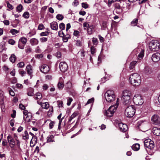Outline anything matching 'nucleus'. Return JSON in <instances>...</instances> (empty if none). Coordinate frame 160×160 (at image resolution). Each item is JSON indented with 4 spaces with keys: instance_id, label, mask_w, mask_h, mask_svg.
Here are the masks:
<instances>
[{
    "instance_id": "423d86ee",
    "label": "nucleus",
    "mask_w": 160,
    "mask_h": 160,
    "mask_svg": "<svg viewBox=\"0 0 160 160\" xmlns=\"http://www.w3.org/2000/svg\"><path fill=\"white\" fill-rule=\"evenodd\" d=\"M135 113L134 107L129 106L126 108L125 111V114L126 116L129 118L132 117Z\"/></svg>"
},
{
    "instance_id": "6ab92c4d",
    "label": "nucleus",
    "mask_w": 160,
    "mask_h": 160,
    "mask_svg": "<svg viewBox=\"0 0 160 160\" xmlns=\"http://www.w3.org/2000/svg\"><path fill=\"white\" fill-rule=\"evenodd\" d=\"M32 118V114L31 113H29L28 115L26 116H23V119L26 122H28L30 121Z\"/></svg>"
},
{
    "instance_id": "37998d69",
    "label": "nucleus",
    "mask_w": 160,
    "mask_h": 160,
    "mask_svg": "<svg viewBox=\"0 0 160 160\" xmlns=\"http://www.w3.org/2000/svg\"><path fill=\"white\" fill-rule=\"evenodd\" d=\"M59 28L62 30H64L65 29V25L63 23H61L59 25Z\"/></svg>"
},
{
    "instance_id": "a211bd4d",
    "label": "nucleus",
    "mask_w": 160,
    "mask_h": 160,
    "mask_svg": "<svg viewBox=\"0 0 160 160\" xmlns=\"http://www.w3.org/2000/svg\"><path fill=\"white\" fill-rule=\"evenodd\" d=\"M30 42L32 46L37 45L38 44L39 41L38 40L35 38L31 39L30 40Z\"/></svg>"
},
{
    "instance_id": "69168bd1",
    "label": "nucleus",
    "mask_w": 160,
    "mask_h": 160,
    "mask_svg": "<svg viewBox=\"0 0 160 160\" xmlns=\"http://www.w3.org/2000/svg\"><path fill=\"white\" fill-rule=\"evenodd\" d=\"M58 33L59 36L60 37H62L64 36V34L62 30L59 31Z\"/></svg>"
},
{
    "instance_id": "774afa93",
    "label": "nucleus",
    "mask_w": 160,
    "mask_h": 160,
    "mask_svg": "<svg viewBox=\"0 0 160 160\" xmlns=\"http://www.w3.org/2000/svg\"><path fill=\"white\" fill-rule=\"evenodd\" d=\"M79 32L77 30L75 31L73 33V35L76 37H78L79 36Z\"/></svg>"
},
{
    "instance_id": "1a4fd4ad",
    "label": "nucleus",
    "mask_w": 160,
    "mask_h": 160,
    "mask_svg": "<svg viewBox=\"0 0 160 160\" xmlns=\"http://www.w3.org/2000/svg\"><path fill=\"white\" fill-rule=\"evenodd\" d=\"M40 71L44 74L48 73L50 70L49 67L46 64H43L39 67Z\"/></svg>"
},
{
    "instance_id": "680f3d73",
    "label": "nucleus",
    "mask_w": 160,
    "mask_h": 160,
    "mask_svg": "<svg viewBox=\"0 0 160 160\" xmlns=\"http://www.w3.org/2000/svg\"><path fill=\"white\" fill-rule=\"evenodd\" d=\"M43 55L42 54H37L35 55V57L37 58H40L43 57Z\"/></svg>"
},
{
    "instance_id": "b1692460",
    "label": "nucleus",
    "mask_w": 160,
    "mask_h": 160,
    "mask_svg": "<svg viewBox=\"0 0 160 160\" xmlns=\"http://www.w3.org/2000/svg\"><path fill=\"white\" fill-rule=\"evenodd\" d=\"M54 136L52 135H51L49 136H48L47 138V142H54Z\"/></svg>"
},
{
    "instance_id": "4468645a",
    "label": "nucleus",
    "mask_w": 160,
    "mask_h": 160,
    "mask_svg": "<svg viewBox=\"0 0 160 160\" xmlns=\"http://www.w3.org/2000/svg\"><path fill=\"white\" fill-rule=\"evenodd\" d=\"M118 127L120 130L122 132H125L128 129V127L127 125L122 123L118 124Z\"/></svg>"
},
{
    "instance_id": "13d9d810",
    "label": "nucleus",
    "mask_w": 160,
    "mask_h": 160,
    "mask_svg": "<svg viewBox=\"0 0 160 160\" xmlns=\"http://www.w3.org/2000/svg\"><path fill=\"white\" fill-rule=\"evenodd\" d=\"M55 123V122L54 121L51 122L49 124V128L50 129H52L53 128Z\"/></svg>"
},
{
    "instance_id": "4c0bfd02",
    "label": "nucleus",
    "mask_w": 160,
    "mask_h": 160,
    "mask_svg": "<svg viewBox=\"0 0 160 160\" xmlns=\"http://www.w3.org/2000/svg\"><path fill=\"white\" fill-rule=\"evenodd\" d=\"M122 12V9L121 8L118 9H114L113 11V13L114 14H120Z\"/></svg>"
},
{
    "instance_id": "a878e982",
    "label": "nucleus",
    "mask_w": 160,
    "mask_h": 160,
    "mask_svg": "<svg viewBox=\"0 0 160 160\" xmlns=\"http://www.w3.org/2000/svg\"><path fill=\"white\" fill-rule=\"evenodd\" d=\"M138 19L135 18L131 22L130 25L134 27L136 26L138 23Z\"/></svg>"
},
{
    "instance_id": "c756f323",
    "label": "nucleus",
    "mask_w": 160,
    "mask_h": 160,
    "mask_svg": "<svg viewBox=\"0 0 160 160\" xmlns=\"http://www.w3.org/2000/svg\"><path fill=\"white\" fill-rule=\"evenodd\" d=\"M144 55V50L143 49L141 50L140 52L138 54V59L141 60L142 59Z\"/></svg>"
},
{
    "instance_id": "f704fd0d",
    "label": "nucleus",
    "mask_w": 160,
    "mask_h": 160,
    "mask_svg": "<svg viewBox=\"0 0 160 160\" xmlns=\"http://www.w3.org/2000/svg\"><path fill=\"white\" fill-rule=\"evenodd\" d=\"M22 138L24 140L28 139L29 138V135L28 132L27 131L24 132V134L22 135Z\"/></svg>"
},
{
    "instance_id": "e433bc0d",
    "label": "nucleus",
    "mask_w": 160,
    "mask_h": 160,
    "mask_svg": "<svg viewBox=\"0 0 160 160\" xmlns=\"http://www.w3.org/2000/svg\"><path fill=\"white\" fill-rule=\"evenodd\" d=\"M64 84L63 82H59L58 84V87L59 89H62L64 87Z\"/></svg>"
},
{
    "instance_id": "49530a36",
    "label": "nucleus",
    "mask_w": 160,
    "mask_h": 160,
    "mask_svg": "<svg viewBox=\"0 0 160 160\" xmlns=\"http://www.w3.org/2000/svg\"><path fill=\"white\" fill-rule=\"evenodd\" d=\"M10 32L12 35H15L16 34H17L19 32V31L15 29H11L10 31Z\"/></svg>"
},
{
    "instance_id": "09e8293b",
    "label": "nucleus",
    "mask_w": 160,
    "mask_h": 160,
    "mask_svg": "<svg viewBox=\"0 0 160 160\" xmlns=\"http://www.w3.org/2000/svg\"><path fill=\"white\" fill-rule=\"evenodd\" d=\"M24 63L23 62H21L18 63L17 65L18 68H22L24 66Z\"/></svg>"
},
{
    "instance_id": "6e6d98bb",
    "label": "nucleus",
    "mask_w": 160,
    "mask_h": 160,
    "mask_svg": "<svg viewBox=\"0 0 160 160\" xmlns=\"http://www.w3.org/2000/svg\"><path fill=\"white\" fill-rule=\"evenodd\" d=\"M7 7L11 10H12L13 8V6L10 4L8 2H7Z\"/></svg>"
},
{
    "instance_id": "0e129e2a",
    "label": "nucleus",
    "mask_w": 160,
    "mask_h": 160,
    "mask_svg": "<svg viewBox=\"0 0 160 160\" xmlns=\"http://www.w3.org/2000/svg\"><path fill=\"white\" fill-rule=\"evenodd\" d=\"M49 34V33L48 32H41L40 34V35L41 36H46L48 35Z\"/></svg>"
},
{
    "instance_id": "393cba45",
    "label": "nucleus",
    "mask_w": 160,
    "mask_h": 160,
    "mask_svg": "<svg viewBox=\"0 0 160 160\" xmlns=\"http://www.w3.org/2000/svg\"><path fill=\"white\" fill-rule=\"evenodd\" d=\"M34 98L36 100H40L42 98V94L39 92L35 94Z\"/></svg>"
},
{
    "instance_id": "72a5a7b5",
    "label": "nucleus",
    "mask_w": 160,
    "mask_h": 160,
    "mask_svg": "<svg viewBox=\"0 0 160 160\" xmlns=\"http://www.w3.org/2000/svg\"><path fill=\"white\" fill-rule=\"evenodd\" d=\"M16 56L13 54H12L11 55V57H10V58H9L10 61L12 63L15 62L16 60Z\"/></svg>"
},
{
    "instance_id": "338daca9",
    "label": "nucleus",
    "mask_w": 160,
    "mask_h": 160,
    "mask_svg": "<svg viewBox=\"0 0 160 160\" xmlns=\"http://www.w3.org/2000/svg\"><path fill=\"white\" fill-rule=\"evenodd\" d=\"M35 52L37 53H40L41 52V50L39 46H37L35 48Z\"/></svg>"
},
{
    "instance_id": "79ce46f5",
    "label": "nucleus",
    "mask_w": 160,
    "mask_h": 160,
    "mask_svg": "<svg viewBox=\"0 0 160 160\" xmlns=\"http://www.w3.org/2000/svg\"><path fill=\"white\" fill-rule=\"evenodd\" d=\"M25 45L18 42V47L19 48L21 49H23L24 48Z\"/></svg>"
},
{
    "instance_id": "bb28decb",
    "label": "nucleus",
    "mask_w": 160,
    "mask_h": 160,
    "mask_svg": "<svg viewBox=\"0 0 160 160\" xmlns=\"http://www.w3.org/2000/svg\"><path fill=\"white\" fill-rule=\"evenodd\" d=\"M27 41V38L24 37H22L20 38L18 42L25 45Z\"/></svg>"
},
{
    "instance_id": "de8ad7c7",
    "label": "nucleus",
    "mask_w": 160,
    "mask_h": 160,
    "mask_svg": "<svg viewBox=\"0 0 160 160\" xmlns=\"http://www.w3.org/2000/svg\"><path fill=\"white\" fill-rule=\"evenodd\" d=\"M55 56L58 58H61V57L62 54L61 52L59 51H58L55 54Z\"/></svg>"
},
{
    "instance_id": "e2e57ef3",
    "label": "nucleus",
    "mask_w": 160,
    "mask_h": 160,
    "mask_svg": "<svg viewBox=\"0 0 160 160\" xmlns=\"http://www.w3.org/2000/svg\"><path fill=\"white\" fill-rule=\"evenodd\" d=\"M67 101H68V102H67V105L68 106H69V105H70L71 102L72 101V99L71 98H69L68 99Z\"/></svg>"
},
{
    "instance_id": "7c9ffc66",
    "label": "nucleus",
    "mask_w": 160,
    "mask_h": 160,
    "mask_svg": "<svg viewBox=\"0 0 160 160\" xmlns=\"http://www.w3.org/2000/svg\"><path fill=\"white\" fill-rule=\"evenodd\" d=\"M62 116V113H61L58 117L57 118L59 120L58 123V129H60V125L62 121V120L64 118V117H62L61 119V117Z\"/></svg>"
},
{
    "instance_id": "bf43d9fd",
    "label": "nucleus",
    "mask_w": 160,
    "mask_h": 160,
    "mask_svg": "<svg viewBox=\"0 0 160 160\" xmlns=\"http://www.w3.org/2000/svg\"><path fill=\"white\" fill-rule=\"evenodd\" d=\"M16 141V145L19 148H20V142L19 141L18 139H16L15 140Z\"/></svg>"
},
{
    "instance_id": "20e7f679",
    "label": "nucleus",
    "mask_w": 160,
    "mask_h": 160,
    "mask_svg": "<svg viewBox=\"0 0 160 160\" xmlns=\"http://www.w3.org/2000/svg\"><path fill=\"white\" fill-rule=\"evenodd\" d=\"M144 145L145 147L147 148L146 149L147 152L148 150L147 149L150 150V152L149 154L152 155L153 153V149L154 147V143L153 141L150 139H147L144 141Z\"/></svg>"
},
{
    "instance_id": "864d4df0",
    "label": "nucleus",
    "mask_w": 160,
    "mask_h": 160,
    "mask_svg": "<svg viewBox=\"0 0 160 160\" xmlns=\"http://www.w3.org/2000/svg\"><path fill=\"white\" fill-rule=\"evenodd\" d=\"M40 40L42 42H46L47 41L48 38L45 37H42L40 38Z\"/></svg>"
},
{
    "instance_id": "f3484780",
    "label": "nucleus",
    "mask_w": 160,
    "mask_h": 160,
    "mask_svg": "<svg viewBox=\"0 0 160 160\" xmlns=\"http://www.w3.org/2000/svg\"><path fill=\"white\" fill-rule=\"evenodd\" d=\"M153 133L156 136L160 137V128L157 127H154L152 129Z\"/></svg>"
},
{
    "instance_id": "39448f33",
    "label": "nucleus",
    "mask_w": 160,
    "mask_h": 160,
    "mask_svg": "<svg viewBox=\"0 0 160 160\" xmlns=\"http://www.w3.org/2000/svg\"><path fill=\"white\" fill-rule=\"evenodd\" d=\"M105 96L106 101L109 102L113 101L115 98L114 92L112 90L107 91L105 94Z\"/></svg>"
},
{
    "instance_id": "c9c22d12",
    "label": "nucleus",
    "mask_w": 160,
    "mask_h": 160,
    "mask_svg": "<svg viewBox=\"0 0 160 160\" xmlns=\"http://www.w3.org/2000/svg\"><path fill=\"white\" fill-rule=\"evenodd\" d=\"M23 9V7L21 4L18 5L16 8L17 11L18 12H21Z\"/></svg>"
},
{
    "instance_id": "5fc2aeb1",
    "label": "nucleus",
    "mask_w": 160,
    "mask_h": 160,
    "mask_svg": "<svg viewBox=\"0 0 160 160\" xmlns=\"http://www.w3.org/2000/svg\"><path fill=\"white\" fill-rule=\"evenodd\" d=\"M91 52L92 54H93L96 52V48L93 46L91 48Z\"/></svg>"
},
{
    "instance_id": "4be33fe9",
    "label": "nucleus",
    "mask_w": 160,
    "mask_h": 160,
    "mask_svg": "<svg viewBox=\"0 0 160 160\" xmlns=\"http://www.w3.org/2000/svg\"><path fill=\"white\" fill-rule=\"evenodd\" d=\"M132 148L134 151H137L140 148V145L138 143H136L132 145Z\"/></svg>"
},
{
    "instance_id": "f03ea898",
    "label": "nucleus",
    "mask_w": 160,
    "mask_h": 160,
    "mask_svg": "<svg viewBox=\"0 0 160 160\" xmlns=\"http://www.w3.org/2000/svg\"><path fill=\"white\" fill-rule=\"evenodd\" d=\"M129 80L133 85L138 86L141 83V77L138 74L134 73L130 76Z\"/></svg>"
},
{
    "instance_id": "603ef678",
    "label": "nucleus",
    "mask_w": 160,
    "mask_h": 160,
    "mask_svg": "<svg viewBox=\"0 0 160 160\" xmlns=\"http://www.w3.org/2000/svg\"><path fill=\"white\" fill-rule=\"evenodd\" d=\"M82 8L85 9L87 8H88V5L87 3L84 2L82 3Z\"/></svg>"
},
{
    "instance_id": "2f4dec72",
    "label": "nucleus",
    "mask_w": 160,
    "mask_h": 160,
    "mask_svg": "<svg viewBox=\"0 0 160 160\" xmlns=\"http://www.w3.org/2000/svg\"><path fill=\"white\" fill-rule=\"evenodd\" d=\"M78 114V112H74L70 116L68 120V122H70L72 119L76 117Z\"/></svg>"
},
{
    "instance_id": "aec40b11",
    "label": "nucleus",
    "mask_w": 160,
    "mask_h": 160,
    "mask_svg": "<svg viewBox=\"0 0 160 160\" xmlns=\"http://www.w3.org/2000/svg\"><path fill=\"white\" fill-rule=\"evenodd\" d=\"M37 137L34 136L33 137H32V139L31 140L30 142V146H31L32 144V146H34L35 144L37 142Z\"/></svg>"
},
{
    "instance_id": "0eeeda50",
    "label": "nucleus",
    "mask_w": 160,
    "mask_h": 160,
    "mask_svg": "<svg viewBox=\"0 0 160 160\" xmlns=\"http://www.w3.org/2000/svg\"><path fill=\"white\" fill-rule=\"evenodd\" d=\"M160 44L157 41H151L149 44V48L153 52L158 50L160 48Z\"/></svg>"
},
{
    "instance_id": "c03bdc74",
    "label": "nucleus",
    "mask_w": 160,
    "mask_h": 160,
    "mask_svg": "<svg viewBox=\"0 0 160 160\" xmlns=\"http://www.w3.org/2000/svg\"><path fill=\"white\" fill-rule=\"evenodd\" d=\"M83 25L84 29L87 30L90 26L89 24L87 22H84Z\"/></svg>"
},
{
    "instance_id": "ea45409f",
    "label": "nucleus",
    "mask_w": 160,
    "mask_h": 160,
    "mask_svg": "<svg viewBox=\"0 0 160 160\" xmlns=\"http://www.w3.org/2000/svg\"><path fill=\"white\" fill-rule=\"evenodd\" d=\"M56 18L59 20H62L64 18L63 16L61 14H58L56 17Z\"/></svg>"
},
{
    "instance_id": "5701e85b",
    "label": "nucleus",
    "mask_w": 160,
    "mask_h": 160,
    "mask_svg": "<svg viewBox=\"0 0 160 160\" xmlns=\"http://www.w3.org/2000/svg\"><path fill=\"white\" fill-rule=\"evenodd\" d=\"M34 89L32 88H30L28 89L27 94L28 96H32L34 94Z\"/></svg>"
},
{
    "instance_id": "473e14b6",
    "label": "nucleus",
    "mask_w": 160,
    "mask_h": 160,
    "mask_svg": "<svg viewBox=\"0 0 160 160\" xmlns=\"http://www.w3.org/2000/svg\"><path fill=\"white\" fill-rule=\"evenodd\" d=\"M41 107L45 109H48L49 107V104L48 102H42Z\"/></svg>"
},
{
    "instance_id": "a19ab883",
    "label": "nucleus",
    "mask_w": 160,
    "mask_h": 160,
    "mask_svg": "<svg viewBox=\"0 0 160 160\" xmlns=\"http://www.w3.org/2000/svg\"><path fill=\"white\" fill-rule=\"evenodd\" d=\"M22 16L25 18H28L29 17V13L28 12H25L23 13Z\"/></svg>"
},
{
    "instance_id": "9b49d317",
    "label": "nucleus",
    "mask_w": 160,
    "mask_h": 160,
    "mask_svg": "<svg viewBox=\"0 0 160 160\" xmlns=\"http://www.w3.org/2000/svg\"><path fill=\"white\" fill-rule=\"evenodd\" d=\"M59 68L62 72H65L68 69V65L65 62H61L59 64Z\"/></svg>"
},
{
    "instance_id": "8fccbe9b",
    "label": "nucleus",
    "mask_w": 160,
    "mask_h": 160,
    "mask_svg": "<svg viewBox=\"0 0 160 160\" xmlns=\"http://www.w3.org/2000/svg\"><path fill=\"white\" fill-rule=\"evenodd\" d=\"M5 98L0 97V105L3 106L4 105V100Z\"/></svg>"
},
{
    "instance_id": "f8f14e48",
    "label": "nucleus",
    "mask_w": 160,
    "mask_h": 160,
    "mask_svg": "<svg viewBox=\"0 0 160 160\" xmlns=\"http://www.w3.org/2000/svg\"><path fill=\"white\" fill-rule=\"evenodd\" d=\"M7 140L11 148H13L15 146V141L11 135H9L7 137Z\"/></svg>"
},
{
    "instance_id": "f257e3e1",
    "label": "nucleus",
    "mask_w": 160,
    "mask_h": 160,
    "mask_svg": "<svg viewBox=\"0 0 160 160\" xmlns=\"http://www.w3.org/2000/svg\"><path fill=\"white\" fill-rule=\"evenodd\" d=\"M131 96V92L127 90H125L123 91L121 99L124 105H128L130 104Z\"/></svg>"
},
{
    "instance_id": "6e6552de",
    "label": "nucleus",
    "mask_w": 160,
    "mask_h": 160,
    "mask_svg": "<svg viewBox=\"0 0 160 160\" xmlns=\"http://www.w3.org/2000/svg\"><path fill=\"white\" fill-rule=\"evenodd\" d=\"M133 100L134 103L137 105H141L143 102L142 97L139 94H135L133 98Z\"/></svg>"
},
{
    "instance_id": "ddd939ff",
    "label": "nucleus",
    "mask_w": 160,
    "mask_h": 160,
    "mask_svg": "<svg viewBox=\"0 0 160 160\" xmlns=\"http://www.w3.org/2000/svg\"><path fill=\"white\" fill-rule=\"evenodd\" d=\"M152 59L154 62H157L160 60V53L158 52L153 54L152 57Z\"/></svg>"
},
{
    "instance_id": "a18cd8bd",
    "label": "nucleus",
    "mask_w": 160,
    "mask_h": 160,
    "mask_svg": "<svg viewBox=\"0 0 160 160\" xmlns=\"http://www.w3.org/2000/svg\"><path fill=\"white\" fill-rule=\"evenodd\" d=\"M92 42L94 45H97L98 43V39L95 38H92Z\"/></svg>"
},
{
    "instance_id": "9d476101",
    "label": "nucleus",
    "mask_w": 160,
    "mask_h": 160,
    "mask_svg": "<svg viewBox=\"0 0 160 160\" xmlns=\"http://www.w3.org/2000/svg\"><path fill=\"white\" fill-rule=\"evenodd\" d=\"M151 120L153 123L155 125L160 124V118L157 115H154L151 118Z\"/></svg>"
},
{
    "instance_id": "052dcab7",
    "label": "nucleus",
    "mask_w": 160,
    "mask_h": 160,
    "mask_svg": "<svg viewBox=\"0 0 160 160\" xmlns=\"http://www.w3.org/2000/svg\"><path fill=\"white\" fill-rule=\"evenodd\" d=\"M38 29L40 30H42L44 28V27L42 24H40L38 27Z\"/></svg>"
},
{
    "instance_id": "4d7b16f0",
    "label": "nucleus",
    "mask_w": 160,
    "mask_h": 160,
    "mask_svg": "<svg viewBox=\"0 0 160 160\" xmlns=\"http://www.w3.org/2000/svg\"><path fill=\"white\" fill-rule=\"evenodd\" d=\"M8 42L10 44L12 45H13L15 44V42L13 39H10L8 41Z\"/></svg>"
},
{
    "instance_id": "3c124183",
    "label": "nucleus",
    "mask_w": 160,
    "mask_h": 160,
    "mask_svg": "<svg viewBox=\"0 0 160 160\" xmlns=\"http://www.w3.org/2000/svg\"><path fill=\"white\" fill-rule=\"evenodd\" d=\"M94 99L93 98H91L89 99L87 101V103L86 104V105L93 102L94 101Z\"/></svg>"
},
{
    "instance_id": "412c9836",
    "label": "nucleus",
    "mask_w": 160,
    "mask_h": 160,
    "mask_svg": "<svg viewBox=\"0 0 160 160\" xmlns=\"http://www.w3.org/2000/svg\"><path fill=\"white\" fill-rule=\"evenodd\" d=\"M137 62L136 61H134L130 63L129 65V69L131 72L133 71V69L134 68L135 66L136 65Z\"/></svg>"
},
{
    "instance_id": "2eb2a0df",
    "label": "nucleus",
    "mask_w": 160,
    "mask_h": 160,
    "mask_svg": "<svg viewBox=\"0 0 160 160\" xmlns=\"http://www.w3.org/2000/svg\"><path fill=\"white\" fill-rule=\"evenodd\" d=\"M26 70L27 73L30 76L31 78L33 73L32 66L30 64L28 65L26 67Z\"/></svg>"
},
{
    "instance_id": "58836bf2",
    "label": "nucleus",
    "mask_w": 160,
    "mask_h": 160,
    "mask_svg": "<svg viewBox=\"0 0 160 160\" xmlns=\"http://www.w3.org/2000/svg\"><path fill=\"white\" fill-rule=\"evenodd\" d=\"M93 28V26L92 25L90 26V27L87 29L88 34L91 35L92 33Z\"/></svg>"
},
{
    "instance_id": "dca6fc26",
    "label": "nucleus",
    "mask_w": 160,
    "mask_h": 160,
    "mask_svg": "<svg viewBox=\"0 0 160 160\" xmlns=\"http://www.w3.org/2000/svg\"><path fill=\"white\" fill-rule=\"evenodd\" d=\"M51 28L54 30H57L58 28V24L57 22H53L50 23Z\"/></svg>"
},
{
    "instance_id": "cd10ccee",
    "label": "nucleus",
    "mask_w": 160,
    "mask_h": 160,
    "mask_svg": "<svg viewBox=\"0 0 160 160\" xmlns=\"http://www.w3.org/2000/svg\"><path fill=\"white\" fill-rule=\"evenodd\" d=\"M144 72L145 73L149 74L152 72V71L149 67L146 66L145 67Z\"/></svg>"
},
{
    "instance_id": "c85d7f7f",
    "label": "nucleus",
    "mask_w": 160,
    "mask_h": 160,
    "mask_svg": "<svg viewBox=\"0 0 160 160\" xmlns=\"http://www.w3.org/2000/svg\"><path fill=\"white\" fill-rule=\"evenodd\" d=\"M25 50L27 53L28 54L32 52V49L30 46H27L25 48Z\"/></svg>"
},
{
    "instance_id": "7ed1b4c3",
    "label": "nucleus",
    "mask_w": 160,
    "mask_h": 160,
    "mask_svg": "<svg viewBox=\"0 0 160 160\" xmlns=\"http://www.w3.org/2000/svg\"><path fill=\"white\" fill-rule=\"evenodd\" d=\"M118 99V98H117L116 104L110 107L108 109L105 111L104 115L105 116L109 117H111L113 116L114 113L116 111L117 108L119 104Z\"/></svg>"
}]
</instances>
